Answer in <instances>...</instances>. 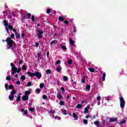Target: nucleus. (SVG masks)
Masks as SVG:
<instances>
[{
  "label": "nucleus",
  "instance_id": "obj_17",
  "mask_svg": "<svg viewBox=\"0 0 127 127\" xmlns=\"http://www.w3.org/2000/svg\"><path fill=\"white\" fill-rule=\"evenodd\" d=\"M31 94V91L28 90L25 92V96H29Z\"/></svg>",
  "mask_w": 127,
  "mask_h": 127
},
{
  "label": "nucleus",
  "instance_id": "obj_64",
  "mask_svg": "<svg viewBox=\"0 0 127 127\" xmlns=\"http://www.w3.org/2000/svg\"><path fill=\"white\" fill-rule=\"evenodd\" d=\"M22 62H23L22 61H21V60L19 61V64H21L22 63Z\"/></svg>",
  "mask_w": 127,
  "mask_h": 127
},
{
  "label": "nucleus",
  "instance_id": "obj_5",
  "mask_svg": "<svg viewBox=\"0 0 127 127\" xmlns=\"http://www.w3.org/2000/svg\"><path fill=\"white\" fill-rule=\"evenodd\" d=\"M38 37L39 38H42V35H43V31L38 29L37 31Z\"/></svg>",
  "mask_w": 127,
  "mask_h": 127
},
{
  "label": "nucleus",
  "instance_id": "obj_53",
  "mask_svg": "<svg viewBox=\"0 0 127 127\" xmlns=\"http://www.w3.org/2000/svg\"><path fill=\"white\" fill-rule=\"evenodd\" d=\"M50 11H51L50 9V8L48 9L47 10V13H48V14L50 13Z\"/></svg>",
  "mask_w": 127,
  "mask_h": 127
},
{
  "label": "nucleus",
  "instance_id": "obj_23",
  "mask_svg": "<svg viewBox=\"0 0 127 127\" xmlns=\"http://www.w3.org/2000/svg\"><path fill=\"white\" fill-rule=\"evenodd\" d=\"M57 44V40H54V41H52L50 44Z\"/></svg>",
  "mask_w": 127,
  "mask_h": 127
},
{
  "label": "nucleus",
  "instance_id": "obj_37",
  "mask_svg": "<svg viewBox=\"0 0 127 127\" xmlns=\"http://www.w3.org/2000/svg\"><path fill=\"white\" fill-rule=\"evenodd\" d=\"M60 104L61 105V106H64V101H60Z\"/></svg>",
  "mask_w": 127,
  "mask_h": 127
},
{
  "label": "nucleus",
  "instance_id": "obj_45",
  "mask_svg": "<svg viewBox=\"0 0 127 127\" xmlns=\"http://www.w3.org/2000/svg\"><path fill=\"white\" fill-rule=\"evenodd\" d=\"M49 113H51V114H55V111L51 110V111H49Z\"/></svg>",
  "mask_w": 127,
  "mask_h": 127
},
{
  "label": "nucleus",
  "instance_id": "obj_36",
  "mask_svg": "<svg viewBox=\"0 0 127 127\" xmlns=\"http://www.w3.org/2000/svg\"><path fill=\"white\" fill-rule=\"evenodd\" d=\"M20 71H21V68H19L16 70V72H17V73H19Z\"/></svg>",
  "mask_w": 127,
  "mask_h": 127
},
{
  "label": "nucleus",
  "instance_id": "obj_48",
  "mask_svg": "<svg viewBox=\"0 0 127 127\" xmlns=\"http://www.w3.org/2000/svg\"><path fill=\"white\" fill-rule=\"evenodd\" d=\"M16 38H19V37H20V35L19 34H16Z\"/></svg>",
  "mask_w": 127,
  "mask_h": 127
},
{
  "label": "nucleus",
  "instance_id": "obj_3",
  "mask_svg": "<svg viewBox=\"0 0 127 127\" xmlns=\"http://www.w3.org/2000/svg\"><path fill=\"white\" fill-rule=\"evenodd\" d=\"M15 94H16V91H15V90L11 91L8 97V99L10 101H13Z\"/></svg>",
  "mask_w": 127,
  "mask_h": 127
},
{
  "label": "nucleus",
  "instance_id": "obj_14",
  "mask_svg": "<svg viewBox=\"0 0 127 127\" xmlns=\"http://www.w3.org/2000/svg\"><path fill=\"white\" fill-rule=\"evenodd\" d=\"M21 95V93L18 94V96L16 98V102H19L20 101V99L21 98V96H20Z\"/></svg>",
  "mask_w": 127,
  "mask_h": 127
},
{
  "label": "nucleus",
  "instance_id": "obj_46",
  "mask_svg": "<svg viewBox=\"0 0 127 127\" xmlns=\"http://www.w3.org/2000/svg\"><path fill=\"white\" fill-rule=\"evenodd\" d=\"M23 115H26V116L27 117H28V115H27V111H25L24 112Z\"/></svg>",
  "mask_w": 127,
  "mask_h": 127
},
{
  "label": "nucleus",
  "instance_id": "obj_63",
  "mask_svg": "<svg viewBox=\"0 0 127 127\" xmlns=\"http://www.w3.org/2000/svg\"><path fill=\"white\" fill-rule=\"evenodd\" d=\"M24 36H25V34H24V33H22V34H21V37H24Z\"/></svg>",
  "mask_w": 127,
  "mask_h": 127
},
{
  "label": "nucleus",
  "instance_id": "obj_12",
  "mask_svg": "<svg viewBox=\"0 0 127 127\" xmlns=\"http://www.w3.org/2000/svg\"><path fill=\"white\" fill-rule=\"evenodd\" d=\"M57 96L59 100H61V99H62V94H61V93L58 92Z\"/></svg>",
  "mask_w": 127,
  "mask_h": 127
},
{
  "label": "nucleus",
  "instance_id": "obj_6",
  "mask_svg": "<svg viewBox=\"0 0 127 127\" xmlns=\"http://www.w3.org/2000/svg\"><path fill=\"white\" fill-rule=\"evenodd\" d=\"M3 22L4 23V25L5 26V30H6V31L7 32V33L9 34V31L8 30V28L7 27V25H8V23L6 22V20H4Z\"/></svg>",
  "mask_w": 127,
  "mask_h": 127
},
{
  "label": "nucleus",
  "instance_id": "obj_7",
  "mask_svg": "<svg viewBox=\"0 0 127 127\" xmlns=\"http://www.w3.org/2000/svg\"><path fill=\"white\" fill-rule=\"evenodd\" d=\"M102 125L103 126V127H115V126H110L108 125V123H106V121L105 120H103L102 121Z\"/></svg>",
  "mask_w": 127,
  "mask_h": 127
},
{
  "label": "nucleus",
  "instance_id": "obj_4",
  "mask_svg": "<svg viewBox=\"0 0 127 127\" xmlns=\"http://www.w3.org/2000/svg\"><path fill=\"white\" fill-rule=\"evenodd\" d=\"M120 107L121 109H124L125 108V105H126V102H125V99L123 97L120 98Z\"/></svg>",
  "mask_w": 127,
  "mask_h": 127
},
{
  "label": "nucleus",
  "instance_id": "obj_28",
  "mask_svg": "<svg viewBox=\"0 0 127 127\" xmlns=\"http://www.w3.org/2000/svg\"><path fill=\"white\" fill-rule=\"evenodd\" d=\"M26 16H27V18H28V19L30 18V17L31 16V14L29 13L26 15Z\"/></svg>",
  "mask_w": 127,
  "mask_h": 127
},
{
  "label": "nucleus",
  "instance_id": "obj_58",
  "mask_svg": "<svg viewBox=\"0 0 127 127\" xmlns=\"http://www.w3.org/2000/svg\"><path fill=\"white\" fill-rule=\"evenodd\" d=\"M6 80H10V77L9 76H6Z\"/></svg>",
  "mask_w": 127,
  "mask_h": 127
},
{
  "label": "nucleus",
  "instance_id": "obj_50",
  "mask_svg": "<svg viewBox=\"0 0 127 127\" xmlns=\"http://www.w3.org/2000/svg\"><path fill=\"white\" fill-rule=\"evenodd\" d=\"M68 80V78L66 76L64 77V81H67Z\"/></svg>",
  "mask_w": 127,
  "mask_h": 127
},
{
  "label": "nucleus",
  "instance_id": "obj_38",
  "mask_svg": "<svg viewBox=\"0 0 127 127\" xmlns=\"http://www.w3.org/2000/svg\"><path fill=\"white\" fill-rule=\"evenodd\" d=\"M96 100H97V101H101V96H98L96 98Z\"/></svg>",
  "mask_w": 127,
  "mask_h": 127
},
{
  "label": "nucleus",
  "instance_id": "obj_35",
  "mask_svg": "<svg viewBox=\"0 0 127 127\" xmlns=\"http://www.w3.org/2000/svg\"><path fill=\"white\" fill-rule=\"evenodd\" d=\"M83 123L85 125H87V124H88V121H87L86 120L84 119L83 120Z\"/></svg>",
  "mask_w": 127,
  "mask_h": 127
},
{
  "label": "nucleus",
  "instance_id": "obj_8",
  "mask_svg": "<svg viewBox=\"0 0 127 127\" xmlns=\"http://www.w3.org/2000/svg\"><path fill=\"white\" fill-rule=\"evenodd\" d=\"M68 40H69V44L71 46H74V45H75V41L73 40L72 38H69Z\"/></svg>",
  "mask_w": 127,
  "mask_h": 127
},
{
  "label": "nucleus",
  "instance_id": "obj_32",
  "mask_svg": "<svg viewBox=\"0 0 127 127\" xmlns=\"http://www.w3.org/2000/svg\"><path fill=\"white\" fill-rule=\"evenodd\" d=\"M8 84L7 83L5 84V88L6 91H7V90H8Z\"/></svg>",
  "mask_w": 127,
  "mask_h": 127
},
{
  "label": "nucleus",
  "instance_id": "obj_11",
  "mask_svg": "<svg viewBox=\"0 0 127 127\" xmlns=\"http://www.w3.org/2000/svg\"><path fill=\"white\" fill-rule=\"evenodd\" d=\"M8 28L10 29V30H12L14 33H16V30L13 29V27L10 25H8Z\"/></svg>",
  "mask_w": 127,
  "mask_h": 127
},
{
  "label": "nucleus",
  "instance_id": "obj_49",
  "mask_svg": "<svg viewBox=\"0 0 127 127\" xmlns=\"http://www.w3.org/2000/svg\"><path fill=\"white\" fill-rule=\"evenodd\" d=\"M22 68L23 70H26V66H25V65H22Z\"/></svg>",
  "mask_w": 127,
  "mask_h": 127
},
{
  "label": "nucleus",
  "instance_id": "obj_34",
  "mask_svg": "<svg viewBox=\"0 0 127 127\" xmlns=\"http://www.w3.org/2000/svg\"><path fill=\"white\" fill-rule=\"evenodd\" d=\"M104 98L105 101H110V98H109V97H105Z\"/></svg>",
  "mask_w": 127,
  "mask_h": 127
},
{
  "label": "nucleus",
  "instance_id": "obj_20",
  "mask_svg": "<svg viewBox=\"0 0 127 127\" xmlns=\"http://www.w3.org/2000/svg\"><path fill=\"white\" fill-rule=\"evenodd\" d=\"M86 91H90V89H91V85H87L86 86Z\"/></svg>",
  "mask_w": 127,
  "mask_h": 127
},
{
  "label": "nucleus",
  "instance_id": "obj_13",
  "mask_svg": "<svg viewBox=\"0 0 127 127\" xmlns=\"http://www.w3.org/2000/svg\"><path fill=\"white\" fill-rule=\"evenodd\" d=\"M22 101L24 102V101H27L28 100V96L24 95L22 97Z\"/></svg>",
  "mask_w": 127,
  "mask_h": 127
},
{
  "label": "nucleus",
  "instance_id": "obj_60",
  "mask_svg": "<svg viewBox=\"0 0 127 127\" xmlns=\"http://www.w3.org/2000/svg\"><path fill=\"white\" fill-rule=\"evenodd\" d=\"M37 57L38 59H40V54L39 53L37 54Z\"/></svg>",
  "mask_w": 127,
  "mask_h": 127
},
{
  "label": "nucleus",
  "instance_id": "obj_54",
  "mask_svg": "<svg viewBox=\"0 0 127 127\" xmlns=\"http://www.w3.org/2000/svg\"><path fill=\"white\" fill-rule=\"evenodd\" d=\"M9 89H13V85H10L9 86Z\"/></svg>",
  "mask_w": 127,
  "mask_h": 127
},
{
  "label": "nucleus",
  "instance_id": "obj_57",
  "mask_svg": "<svg viewBox=\"0 0 127 127\" xmlns=\"http://www.w3.org/2000/svg\"><path fill=\"white\" fill-rule=\"evenodd\" d=\"M32 21H34V15H32L31 17Z\"/></svg>",
  "mask_w": 127,
  "mask_h": 127
},
{
  "label": "nucleus",
  "instance_id": "obj_59",
  "mask_svg": "<svg viewBox=\"0 0 127 127\" xmlns=\"http://www.w3.org/2000/svg\"><path fill=\"white\" fill-rule=\"evenodd\" d=\"M36 47H38L39 46V43H35Z\"/></svg>",
  "mask_w": 127,
  "mask_h": 127
},
{
  "label": "nucleus",
  "instance_id": "obj_21",
  "mask_svg": "<svg viewBox=\"0 0 127 127\" xmlns=\"http://www.w3.org/2000/svg\"><path fill=\"white\" fill-rule=\"evenodd\" d=\"M61 70H62V67H61V66L58 67L56 68V71H57V72H61Z\"/></svg>",
  "mask_w": 127,
  "mask_h": 127
},
{
  "label": "nucleus",
  "instance_id": "obj_41",
  "mask_svg": "<svg viewBox=\"0 0 127 127\" xmlns=\"http://www.w3.org/2000/svg\"><path fill=\"white\" fill-rule=\"evenodd\" d=\"M62 49L63 50H66V49H67V48H66V47L65 46H62Z\"/></svg>",
  "mask_w": 127,
  "mask_h": 127
},
{
  "label": "nucleus",
  "instance_id": "obj_27",
  "mask_svg": "<svg viewBox=\"0 0 127 127\" xmlns=\"http://www.w3.org/2000/svg\"><path fill=\"white\" fill-rule=\"evenodd\" d=\"M59 20H60V21H64V18L61 16H60L59 17Z\"/></svg>",
  "mask_w": 127,
  "mask_h": 127
},
{
  "label": "nucleus",
  "instance_id": "obj_22",
  "mask_svg": "<svg viewBox=\"0 0 127 127\" xmlns=\"http://www.w3.org/2000/svg\"><path fill=\"white\" fill-rule=\"evenodd\" d=\"M75 108H76V109H81L82 108V105L77 104Z\"/></svg>",
  "mask_w": 127,
  "mask_h": 127
},
{
  "label": "nucleus",
  "instance_id": "obj_44",
  "mask_svg": "<svg viewBox=\"0 0 127 127\" xmlns=\"http://www.w3.org/2000/svg\"><path fill=\"white\" fill-rule=\"evenodd\" d=\"M29 111H30V112H33V111H34V108H29Z\"/></svg>",
  "mask_w": 127,
  "mask_h": 127
},
{
  "label": "nucleus",
  "instance_id": "obj_9",
  "mask_svg": "<svg viewBox=\"0 0 127 127\" xmlns=\"http://www.w3.org/2000/svg\"><path fill=\"white\" fill-rule=\"evenodd\" d=\"M90 109V105H87L84 109V114H88L89 113V109Z\"/></svg>",
  "mask_w": 127,
  "mask_h": 127
},
{
  "label": "nucleus",
  "instance_id": "obj_47",
  "mask_svg": "<svg viewBox=\"0 0 127 127\" xmlns=\"http://www.w3.org/2000/svg\"><path fill=\"white\" fill-rule=\"evenodd\" d=\"M16 73V70H12V72H11V75H14V73Z\"/></svg>",
  "mask_w": 127,
  "mask_h": 127
},
{
  "label": "nucleus",
  "instance_id": "obj_1",
  "mask_svg": "<svg viewBox=\"0 0 127 127\" xmlns=\"http://www.w3.org/2000/svg\"><path fill=\"white\" fill-rule=\"evenodd\" d=\"M14 38V34H12L10 35V37L7 38L5 41L7 42V49H10L12 47V46L13 45V43H14V41H13L12 40H11V38Z\"/></svg>",
  "mask_w": 127,
  "mask_h": 127
},
{
  "label": "nucleus",
  "instance_id": "obj_43",
  "mask_svg": "<svg viewBox=\"0 0 127 127\" xmlns=\"http://www.w3.org/2000/svg\"><path fill=\"white\" fill-rule=\"evenodd\" d=\"M36 91L37 92V93H38V94H39V93H40V89L37 88V89L36 90Z\"/></svg>",
  "mask_w": 127,
  "mask_h": 127
},
{
  "label": "nucleus",
  "instance_id": "obj_24",
  "mask_svg": "<svg viewBox=\"0 0 127 127\" xmlns=\"http://www.w3.org/2000/svg\"><path fill=\"white\" fill-rule=\"evenodd\" d=\"M88 70L90 71V72H95V69L91 67L89 68Z\"/></svg>",
  "mask_w": 127,
  "mask_h": 127
},
{
  "label": "nucleus",
  "instance_id": "obj_52",
  "mask_svg": "<svg viewBox=\"0 0 127 127\" xmlns=\"http://www.w3.org/2000/svg\"><path fill=\"white\" fill-rule=\"evenodd\" d=\"M28 87H30L31 86V82H29L27 83Z\"/></svg>",
  "mask_w": 127,
  "mask_h": 127
},
{
  "label": "nucleus",
  "instance_id": "obj_29",
  "mask_svg": "<svg viewBox=\"0 0 127 127\" xmlns=\"http://www.w3.org/2000/svg\"><path fill=\"white\" fill-rule=\"evenodd\" d=\"M40 88H41V89H43V88H44V83H41L40 84Z\"/></svg>",
  "mask_w": 127,
  "mask_h": 127
},
{
  "label": "nucleus",
  "instance_id": "obj_15",
  "mask_svg": "<svg viewBox=\"0 0 127 127\" xmlns=\"http://www.w3.org/2000/svg\"><path fill=\"white\" fill-rule=\"evenodd\" d=\"M127 123V121L123 120L122 121H121L120 122H118V124L119 125H125Z\"/></svg>",
  "mask_w": 127,
  "mask_h": 127
},
{
  "label": "nucleus",
  "instance_id": "obj_16",
  "mask_svg": "<svg viewBox=\"0 0 127 127\" xmlns=\"http://www.w3.org/2000/svg\"><path fill=\"white\" fill-rule=\"evenodd\" d=\"M118 118H110V123H114V122H116V121H117Z\"/></svg>",
  "mask_w": 127,
  "mask_h": 127
},
{
  "label": "nucleus",
  "instance_id": "obj_40",
  "mask_svg": "<svg viewBox=\"0 0 127 127\" xmlns=\"http://www.w3.org/2000/svg\"><path fill=\"white\" fill-rule=\"evenodd\" d=\"M43 99L44 100H46V99H47V96H46V95H43Z\"/></svg>",
  "mask_w": 127,
  "mask_h": 127
},
{
  "label": "nucleus",
  "instance_id": "obj_18",
  "mask_svg": "<svg viewBox=\"0 0 127 127\" xmlns=\"http://www.w3.org/2000/svg\"><path fill=\"white\" fill-rule=\"evenodd\" d=\"M72 117L74 118V121H77V120H78V118H77V114L75 113H73Z\"/></svg>",
  "mask_w": 127,
  "mask_h": 127
},
{
  "label": "nucleus",
  "instance_id": "obj_55",
  "mask_svg": "<svg viewBox=\"0 0 127 127\" xmlns=\"http://www.w3.org/2000/svg\"><path fill=\"white\" fill-rule=\"evenodd\" d=\"M16 85H20V81H17L16 82Z\"/></svg>",
  "mask_w": 127,
  "mask_h": 127
},
{
  "label": "nucleus",
  "instance_id": "obj_33",
  "mask_svg": "<svg viewBox=\"0 0 127 127\" xmlns=\"http://www.w3.org/2000/svg\"><path fill=\"white\" fill-rule=\"evenodd\" d=\"M61 63V61L58 60L55 64V65H58V64H60Z\"/></svg>",
  "mask_w": 127,
  "mask_h": 127
},
{
  "label": "nucleus",
  "instance_id": "obj_61",
  "mask_svg": "<svg viewBox=\"0 0 127 127\" xmlns=\"http://www.w3.org/2000/svg\"><path fill=\"white\" fill-rule=\"evenodd\" d=\"M64 23H65V24H68L69 22H68V21H67V20H65L64 21Z\"/></svg>",
  "mask_w": 127,
  "mask_h": 127
},
{
  "label": "nucleus",
  "instance_id": "obj_10",
  "mask_svg": "<svg viewBox=\"0 0 127 127\" xmlns=\"http://www.w3.org/2000/svg\"><path fill=\"white\" fill-rule=\"evenodd\" d=\"M10 66L11 67V70H15L16 71L17 70V67H15V65L13 63H11L10 64Z\"/></svg>",
  "mask_w": 127,
  "mask_h": 127
},
{
  "label": "nucleus",
  "instance_id": "obj_31",
  "mask_svg": "<svg viewBox=\"0 0 127 127\" xmlns=\"http://www.w3.org/2000/svg\"><path fill=\"white\" fill-rule=\"evenodd\" d=\"M55 120H61V117H59V116H56V117H55Z\"/></svg>",
  "mask_w": 127,
  "mask_h": 127
},
{
  "label": "nucleus",
  "instance_id": "obj_42",
  "mask_svg": "<svg viewBox=\"0 0 127 127\" xmlns=\"http://www.w3.org/2000/svg\"><path fill=\"white\" fill-rule=\"evenodd\" d=\"M20 79H21V80H25V76H24V75H22Z\"/></svg>",
  "mask_w": 127,
  "mask_h": 127
},
{
  "label": "nucleus",
  "instance_id": "obj_39",
  "mask_svg": "<svg viewBox=\"0 0 127 127\" xmlns=\"http://www.w3.org/2000/svg\"><path fill=\"white\" fill-rule=\"evenodd\" d=\"M67 63L69 65H71V64H72V60H68L67 62Z\"/></svg>",
  "mask_w": 127,
  "mask_h": 127
},
{
  "label": "nucleus",
  "instance_id": "obj_51",
  "mask_svg": "<svg viewBox=\"0 0 127 127\" xmlns=\"http://www.w3.org/2000/svg\"><path fill=\"white\" fill-rule=\"evenodd\" d=\"M61 90L62 91V92H65V89L63 87L61 88Z\"/></svg>",
  "mask_w": 127,
  "mask_h": 127
},
{
  "label": "nucleus",
  "instance_id": "obj_19",
  "mask_svg": "<svg viewBox=\"0 0 127 127\" xmlns=\"http://www.w3.org/2000/svg\"><path fill=\"white\" fill-rule=\"evenodd\" d=\"M62 113L63 114V115H67V111L65 109H62Z\"/></svg>",
  "mask_w": 127,
  "mask_h": 127
},
{
  "label": "nucleus",
  "instance_id": "obj_25",
  "mask_svg": "<svg viewBox=\"0 0 127 127\" xmlns=\"http://www.w3.org/2000/svg\"><path fill=\"white\" fill-rule=\"evenodd\" d=\"M106 78V73H104L103 76H102V80L103 81H105Z\"/></svg>",
  "mask_w": 127,
  "mask_h": 127
},
{
  "label": "nucleus",
  "instance_id": "obj_62",
  "mask_svg": "<svg viewBox=\"0 0 127 127\" xmlns=\"http://www.w3.org/2000/svg\"><path fill=\"white\" fill-rule=\"evenodd\" d=\"M73 31H74V32H76V27H74V28H73Z\"/></svg>",
  "mask_w": 127,
  "mask_h": 127
},
{
  "label": "nucleus",
  "instance_id": "obj_26",
  "mask_svg": "<svg viewBox=\"0 0 127 127\" xmlns=\"http://www.w3.org/2000/svg\"><path fill=\"white\" fill-rule=\"evenodd\" d=\"M46 74H51V70L50 69H47L46 71Z\"/></svg>",
  "mask_w": 127,
  "mask_h": 127
},
{
  "label": "nucleus",
  "instance_id": "obj_2",
  "mask_svg": "<svg viewBox=\"0 0 127 127\" xmlns=\"http://www.w3.org/2000/svg\"><path fill=\"white\" fill-rule=\"evenodd\" d=\"M27 74L28 76H30L31 78H33L34 76H36L37 77V79H40L42 77L41 73L38 72V71H36L34 73H32L29 71L27 72Z\"/></svg>",
  "mask_w": 127,
  "mask_h": 127
},
{
  "label": "nucleus",
  "instance_id": "obj_30",
  "mask_svg": "<svg viewBox=\"0 0 127 127\" xmlns=\"http://www.w3.org/2000/svg\"><path fill=\"white\" fill-rule=\"evenodd\" d=\"M85 78L84 77H82V79L81 80V83H82L83 84H84L85 83Z\"/></svg>",
  "mask_w": 127,
  "mask_h": 127
},
{
  "label": "nucleus",
  "instance_id": "obj_56",
  "mask_svg": "<svg viewBox=\"0 0 127 127\" xmlns=\"http://www.w3.org/2000/svg\"><path fill=\"white\" fill-rule=\"evenodd\" d=\"M3 14L5 16H6V14H7V12H6V11H4L3 12Z\"/></svg>",
  "mask_w": 127,
  "mask_h": 127
}]
</instances>
